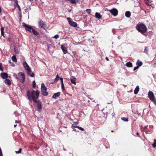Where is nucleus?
<instances>
[{"mask_svg":"<svg viewBox=\"0 0 156 156\" xmlns=\"http://www.w3.org/2000/svg\"><path fill=\"white\" fill-rule=\"evenodd\" d=\"M21 151H22V149L21 148H20L19 149V150L18 151H15V152L16 154H19V153H21Z\"/></svg>","mask_w":156,"mask_h":156,"instance_id":"7c9ffc66","label":"nucleus"},{"mask_svg":"<svg viewBox=\"0 0 156 156\" xmlns=\"http://www.w3.org/2000/svg\"><path fill=\"white\" fill-rule=\"evenodd\" d=\"M5 83L8 86H9L11 84V82L10 80L8 79H6L5 80Z\"/></svg>","mask_w":156,"mask_h":156,"instance_id":"2eb2a0df","label":"nucleus"},{"mask_svg":"<svg viewBox=\"0 0 156 156\" xmlns=\"http://www.w3.org/2000/svg\"><path fill=\"white\" fill-rule=\"evenodd\" d=\"M59 79L61 80V83H63V79L62 77H59Z\"/></svg>","mask_w":156,"mask_h":156,"instance_id":"79ce46f5","label":"nucleus"},{"mask_svg":"<svg viewBox=\"0 0 156 156\" xmlns=\"http://www.w3.org/2000/svg\"><path fill=\"white\" fill-rule=\"evenodd\" d=\"M76 128H77L78 129H79L81 130H83L84 129L82 127H76Z\"/></svg>","mask_w":156,"mask_h":156,"instance_id":"ea45409f","label":"nucleus"},{"mask_svg":"<svg viewBox=\"0 0 156 156\" xmlns=\"http://www.w3.org/2000/svg\"><path fill=\"white\" fill-rule=\"evenodd\" d=\"M144 50V52L147 54L148 52V48L147 47H145Z\"/></svg>","mask_w":156,"mask_h":156,"instance_id":"bb28decb","label":"nucleus"},{"mask_svg":"<svg viewBox=\"0 0 156 156\" xmlns=\"http://www.w3.org/2000/svg\"><path fill=\"white\" fill-rule=\"evenodd\" d=\"M29 1H30L31 2L33 1V0H29Z\"/></svg>","mask_w":156,"mask_h":156,"instance_id":"8fccbe9b","label":"nucleus"},{"mask_svg":"<svg viewBox=\"0 0 156 156\" xmlns=\"http://www.w3.org/2000/svg\"><path fill=\"white\" fill-rule=\"evenodd\" d=\"M76 78L74 76H72L70 78V80L71 83L74 85H76Z\"/></svg>","mask_w":156,"mask_h":156,"instance_id":"4468645a","label":"nucleus"},{"mask_svg":"<svg viewBox=\"0 0 156 156\" xmlns=\"http://www.w3.org/2000/svg\"><path fill=\"white\" fill-rule=\"evenodd\" d=\"M136 65L137 66L139 67L142 66L143 63L141 61H140L139 60H138L136 62Z\"/></svg>","mask_w":156,"mask_h":156,"instance_id":"6ab92c4d","label":"nucleus"},{"mask_svg":"<svg viewBox=\"0 0 156 156\" xmlns=\"http://www.w3.org/2000/svg\"><path fill=\"white\" fill-rule=\"evenodd\" d=\"M60 92H58L57 93H55L54 94L52 97L53 98L56 99L57 98L59 97L60 95Z\"/></svg>","mask_w":156,"mask_h":156,"instance_id":"ddd939ff","label":"nucleus"},{"mask_svg":"<svg viewBox=\"0 0 156 156\" xmlns=\"http://www.w3.org/2000/svg\"><path fill=\"white\" fill-rule=\"evenodd\" d=\"M148 96L150 99L156 105V100L155 99L153 93L151 91H149L148 92Z\"/></svg>","mask_w":156,"mask_h":156,"instance_id":"20e7f679","label":"nucleus"},{"mask_svg":"<svg viewBox=\"0 0 156 156\" xmlns=\"http://www.w3.org/2000/svg\"><path fill=\"white\" fill-rule=\"evenodd\" d=\"M12 61L15 62H17V59L16 56L15 55H13L12 57Z\"/></svg>","mask_w":156,"mask_h":156,"instance_id":"b1692460","label":"nucleus"},{"mask_svg":"<svg viewBox=\"0 0 156 156\" xmlns=\"http://www.w3.org/2000/svg\"><path fill=\"white\" fill-rule=\"evenodd\" d=\"M31 33H32L34 35L36 36H38L39 35V33L35 30V29L33 28L31 30Z\"/></svg>","mask_w":156,"mask_h":156,"instance_id":"f3484780","label":"nucleus"},{"mask_svg":"<svg viewBox=\"0 0 156 156\" xmlns=\"http://www.w3.org/2000/svg\"><path fill=\"white\" fill-rule=\"evenodd\" d=\"M16 6H17V7H18V8L19 9V11H20L21 10L20 7V6H19V5L18 4L17 5H16Z\"/></svg>","mask_w":156,"mask_h":156,"instance_id":"4c0bfd02","label":"nucleus"},{"mask_svg":"<svg viewBox=\"0 0 156 156\" xmlns=\"http://www.w3.org/2000/svg\"><path fill=\"white\" fill-rule=\"evenodd\" d=\"M41 90L42 94L44 96H47L48 95V93L47 91V88L44 84L42 83L41 85Z\"/></svg>","mask_w":156,"mask_h":156,"instance_id":"7ed1b4c3","label":"nucleus"},{"mask_svg":"<svg viewBox=\"0 0 156 156\" xmlns=\"http://www.w3.org/2000/svg\"><path fill=\"white\" fill-rule=\"evenodd\" d=\"M91 9H88L86 10V12L88 14H90L91 12Z\"/></svg>","mask_w":156,"mask_h":156,"instance_id":"cd10ccee","label":"nucleus"},{"mask_svg":"<svg viewBox=\"0 0 156 156\" xmlns=\"http://www.w3.org/2000/svg\"><path fill=\"white\" fill-rule=\"evenodd\" d=\"M126 66L128 67H133V64L132 62H129L126 63Z\"/></svg>","mask_w":156,"mask_h":156,"instance_id":"412c9836","label":"nucleus"},{"mask_svg":"<svg viewBox=\"0 0 156 156\" xmlns=\"http://www.w3.org/2000/svg\"><path fill=\"white\" fill-rule=\"evenodd\" d=\"M15 123H18V126H21L20 125H21V122L19 121H17L16 120L15 121ZM17 126V124H16V125H14V127H16V126Z\"/></svg>","mask_w":156,"mask_h":156,"instance_id":"393cba45","label":"nucleus"},{"mask_svg":"<svg viewBox=\"0 0 156 156\" xmlns=\"http://www.w3.org/2000/svg\"><path fill=\"white\" fill-rule=\"evenodd\" d=\"M36 87V83L34 80L33 82V87L34 88H35Z\"/></svg>","mask_w":156,"mask_h":156,"instance_id":"72a5a7b5","label":"nucleus"},{"mask_svg":"<svg viewBox=\"0 0 156 156\" xmlns=\"http://www.w3.org/2000/svg\"><path fill=\"white\" fill-rule=\"evenodd\" d=\"M30 76L32 77H33L34 76V73H32V74L30 75Z\"/></svg>","mask_w":156,"mask_h":156,"instance_id":"c03bdc74","label":"nucleus"},{"mask_svg":"<svg viewBox=\"0 0 156 156\" xmlns=\"http://www.w3.org/2000/svg\"><path fill=\"white\" fill-rule=\"evenodd\" d=\"M39 95V92L38 90H33L31 92L30 90H28L27 91V95L29 101L31 102L33 101L37 104V110L40 112L41 111L42 106V103L40 101L37 100L38 98Z\"/></svg>","mask_w":156,"mask_h":156,"instance_id":"f257e3e1","label":"nucleus"},{"mask_svg":"<svg viewBox=\"0 0 156 156\" xmlns=\"http://www.w3.org/2000/svg\"><path fill=\"white\" fill-rule=\"evenodd\" d=\"M59 76L58 74H57L56 76V78H55V79L54 80V82L51 83L52 84H53L54 83H56L58 81V80H59Z\"/></svg>","mask_w":156,"mask_h":156,"instance_id":"aec40b11","label":"nucleus"},{"mask_svg":"<svg viewBox=\"0 0 156 156\" xmlns=\"http://www.w3.org/2000/svg\"><path fill=\"white\" fill-rule=\"evenodd\" d=\"M136 28L138 32L142 34H143L147 31L146 26L143 23L137 24L136 27Z\"/></svg>","mask_w":156,"mask_h":156,"instance_id":"f03ea898","label":"nucleus"},{"mask_svg":"<svg viewBox=\"0 0 156 156\" xmlns=\"http://www.w3.org/2000/svg\"><path fill=\"white\" fill-rule=\"evenodd\" d=\"M23 65L24 67L27 71L28 73H30L31 72V70L30 67L26 62H23Z\"/></svg>","mask_w":156,"mask_h":156,"instance_id":"1a4fd4ad","label":"nucleus"},{"mask_svg":"<svg viewBox=\"0 0 156 156\" xmlns=\"http://www.w3.org/2000/svg\"><path fill=\"white\" fill-rule=\"evenodd\" d=\"M67 20L69 22V24L72 26L74 27H76L77 26V24L76 22L73 21L72 19L69 17L67 18Z\"/></svg>","mask_w":156,"mask_h":156,"instance_id":"423d86ee","label":"nucleus"},{"mask_svg":"<svg viewBox=\"0 0 156 156\" xmlns=\"http://www.w3.org/2000/svg\"><path fill=\"white\" fill-rule=\"evenodd\" d=\"M154 142L152 144V145L153 147L154 148L156 147V140L155 139H154Z\"/></svg>","mask_w":156,"mask_h":156,"instance_id":"c756f323","label":"nucleus"},{"mask_svg":"<svg viewBox=\"0 0 156 156\" xmlns=\"http://www.w3.org/2000/svg\"><path fill=\"white\" fill-rule=\"evenodd\" d=\"M0 70L2 71H3V68L2 67V66L1 63H0Z\"/></svg>","mask_w":156,"mask_h":156,"instance_id":"c9c22d12","label":"nucleus"},{"mask_svg":"<svg viewBox=\"0 0 156 156\" xmlns=\"http://www.w3.org/2000/svg\"><path fill=\"white\" fill-rule=\"evenodd\" d=\"M125 16L128 18L129 17L131 16V13L129 11H126L125 13Z\"/></svg>","mask_w":156,"mask_h":156,"instance_id":"5701e85b","label":"nucleus"},{"mask_svg":"<svg viewBox=\"0 0 156 156\" xmlns=\"http://www.w3.org/2000/svg\"><path fill=\"white\" fill-rule=\"evenodd\" d=\"M1 32V34L2 36H3L4 37H5L4 35V31H2Z\"/></svg>","mask_w":156,"mask_h":156,"instance_id":"37998d69","label":"nucleus"},{"mask_svg":"<svg viewBox=\"0 0 156 156\" xmlns=\"http://www.w3.org/2000/svg\"><path fill=\"white\" fill-rule=\"evenodd\" d=\"M139 68V67H138V66H136L134 68V69H133V71H135L137 69H138Z\"/></svg>","mask_w":156,"mask_h":156,"instance_id":"58836bf2","label":"nucleus"},{"mask_svg":"<svg viewBox=\"0 0 156 156\" xmlns=\"http://www.w3.org/2000/svg\"><path fill=\"white\" fill-rule=\"evenodd\" d=\"M14 2H15V5H18V1L17 0H14Z\"/></svg>","mask_w":156,"mask_h":156,"instance_id":"e433bc0d","label":"nucleus"},{"mask_svg":"<svg viewBox=\"0 0 156 156\" xmlns=\"http://www.w3.org/2000/svg\"><path fill=\"white\" fill-rule=\"evenodd\" d=\"M16 79H17V80H20V79L19 78V77H17V76H16Z\"/></svg>","mask_w":156,"mask_h":156,"instance_id":"49530a36","label":"nucleus"},{"mask_svg":"<svg viewBox=\"0 0 156 156\" xmlns=\"http://www.w3.org/2000/svg\"><path fill=\"white\" fill-rule=\"evenodd\" d=\"M121 119L123 121L125 122H127L128 121V118L126 117H122Z\"/></svg>","mask_w":156,"mask_h":156,"instance_id":"a878e982","label":"nucleus"},{"mask_svg":"<svg viewBox=\"0 0 156 156\" xmlns=\"http://www.w3.org/2000/svg\"><path fill=\"white\" fill-rule=\"evenodd\" d=\"M22 25L25 28V30L26 31H28L30 33H31V30L33 29V28L31 26L26 24L24 23H23Z\"/></svg>","mask_w":156,"mask_h":156,"instance_id":"39448f33","label":"nucleus"},{"mask_svg":"<svg viewBox=\"0 0 156 156\" xmlns=\"http://www.w3.org/2000/svg\"><path fill=\"white\" fill-rule=\"evenodd\" d=\"M61 48L64 54H66L67 53V49L66 47L63 45H61Z\"/></svg>","mask_w":156,"mask_h":156,"instance_id":"f8f14e48","label":"nucleus"},{"mask_svg":"<svg viewBox=\"0 0 156 156\" xmlns=\"http://www.w3.org/2000/svg\"><path fill=\"white\" fill-rule=\"evenodd\" d=\"M78 122H75V124H73L72 125V127H79V126H76V125H77L78 124Z\"/></svg>","mask_w":156,"mask_h":156,"instance_id":"f704fd0d","label":"nucleus"},{"mask_svg":"<svg viewBox=\"0 0 156 156\" xmlns=\"http://www.w3.org/2000/svg\"><path fill=\"white\" fill-rule=\"evenodd\" d=\"M136 135L138 136H140L139 133H136Z\"/></svg>","mask_w":156,"mask_h":156,"instance_id":"09e8293b","label":"nucleus"},{"mask_svg":"<svg viewBox=\"0 0 156 156\" xmlns=\"http://www.w3.org/2000/svg\"><path fill=\"white\" fill-rule=\"evenodd\" d=\"M9 63H10L11 64V66L13 67L15 66V64L13 62H11V60H9Z\"/></svg>","mask_w":156,"mask_h":156,"instance_id":"2f4dec72","label":"nucleus"},{"mask_svg":"<svg viewBox=\"0 0 156 156\" xmlns=\"http://www.w3.org/2000/svg\"><path fill=\"white\" fill-rule=\"evenodd\" d=\"M95 17L98 19H100L101 18L102 16L99 13L96 12L95 13Z\"/></svg>","mask_w":156,"mask_h":156,"instance_id":"dca6fc26","label":"nucleus"},{"mask_svg":"<svg viewBox=\"0 0 156 156\" xmlns=\"http://www.w3.org/2000/svg\"><path fill=\"white\" fill-rule=\"evenodd\" d=\"M108 11L114 16H116L118 15V11L116 9L114 8L111 10H108Z\"/></svg>","mask_w":156,"mask_h":156,"instance_id":"0eeeda50","label":"nucleus"},{"mask_svg":"<svg viewBox=\"0 0 156 156\" xmlns=\"http://www.w3.org/2000/svg\"><path fill=\"white\" fill-rule=\"evenodd\" d=\"M70 2L73 4L76 5V3H79V0H69Z\"/></svg>","mask_w":156,"mask_h":156,"instance_id":"a211bd4d","label":"nucleus"},{"mask_svg":"<svg viewBox=\"0 0 156 156\" xmlns=\"http://www.w3.org/2000/svg\"><path fill=\"white\" fill-rule=\"evenodd\" d=\"M18 76H20V78H21V80L22 83H23L25 80V74L24 73L22 72H20L18 74Z\"/></svg>","mask_w":156,"mask_h":156,"instance_id":"6e6552de","label":"nucleus"},{"mask_svg":"<svg viewBox=\"0 0 156 156\" xmlns=\"http://www.w3.org/2000/svg\"><path fill=\"white\" fill-rule=\"evenodd\" d=\"M25 11L26 12H28V9H26L25 10Z\"/></svg>","mask_w":156,"mask_h":156,"instance_id":"a18cd8bd","label":"nucleus"},{"mask_svg":"<svg viewBox=\"0 0 156 156\" xmlns=\"http://www.w3.org/2000/svg\"><path fill=\"white\" fill-rule=\"evenodd\" d=\"M139 89L140 88L139 86L136 87L134 91V93L135 94H136L138 93L139 90Z\"/></svg>","mask_w":156,"mask_h":156,"instance_id":"4be33fe9","label":"nucleus"},{"mask_svg":"<svg viewBox=\"0 0 156 156\" xmlns=\"http://www.w3.org/2000/svg\"><path fill=\"white\" fill-rule=\"evenodd\" d=\"M52 37L53 38H54L55 39H57L59 37V35L58 34H56Z\"/></svg>","mask_w":156,"mask_h":156,"instance_id":"473e14b6","label":"nucleus"},{"mask_svg":"<svg viewBox=\"0 0 156 156\" xmlns=\"http://www.w3.org/2000/svg\"><path fill=\"white\" fill-rule=\"evenodd\" d=\"M38 23L39 26H40L41 28H43L44 29H45L46 27V24L43 21L41 20Z\"/></svg>","mask_w":156,"mask_h":156,"instance_id":"9d476101","label":"nucleus"},{"mask_svg":"<svg viewBox=\"0 0 156 156\" xmlns=\"http://www.w3.org/2000/svg\"><path fill=\"white\" fill-rule=\"evenodd\" d=\"M106 59L107 61H109L108 58L107 57H106Z\"/></svg>","mask_w":156,"mask_h":156,"instance_id":"de8ad7c7","label":"nucleus"},{"mask_svg":"<svg viewBox=\"0 0 156 156\" xmlns=\"http://www.w3.org/2000/svg\"><path fill=\"white\" fill-rule=\"evenodd\" d=\"M4 28L2 26H1V32L2 31H4Z\"/></svg>","mask_w":156,"mask_h":156,"instance_id":"a19ab883","label":"nucleus"},{"mask_svg":"<svg viewBox=\"0 0 156 156\" xmlns=\"http://www.w3.org/2000/svg\"><path fill=\"white\" fill-rule=\"evenodd\" d=\"M1 76L2 79H6L8 77V75L7 73H2L1 74Z\"/></svg>","mask_w":156,"mask_h":156,"instance_id":"9b49d317","label":"nucleus"},{"mask_svg":"<svg viewBox=\"0 0 156 156\" xmlns=\"http://www.w3.org/2000/svg\"><path fill=\"white\" fill-rule=\"evenodd\" d=\"M61 88L63 90H65V87L63 83H61Z\"/></svg>","mask_w":156,"mask_h":156,"instance_id":"c85d7f7f","label":"nucleus"}]
</instances>
